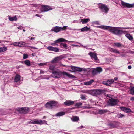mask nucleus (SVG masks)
I'll use <instances>...</instances> for the list:
<instances>
[{
  "label": "nucleus",
  "mask_w": 134,
  "mask_h": 134,
  "mask_svg": "<svg viewBox=\"0 0 134 134\" xmlns=\"http://www.w3.org/2000/svg\"><path fill=\"white\" fill-rule=\"evenodd\" d=\"M122 7L124 8L126 7L127 8H130L134 7V3L130 4L124 2L122 1H121Z\"/></svg>",
  "instance_id": "obj_7"
},
{
  "label": "nucleus",
  "mask_w": 134,
  "mask_h": 134,
  "mask_svg": "<svg viewBox=\"0 0 134 134\" xmlns=\"http://www.w3.org/2000/svg\"><path fill=\"white\" fill-rule=\"evenodd\" d=\"M60 47L63 48L67 49L68 48V46L66 43H62L60 44Z\"/></svg>",
  "instance_id": "obj_28"
},
{
  "label": "nucleus",
  "mask_w": 134,
  "mask_h": 134,
  "mask_svg": "<svg viewBox=\"0 0 134 134\" xmlns=\"http://www.w3.org/2000/svg\"><path fill=\"white\" fill-rule=\"evenodd\" d=\"M18 46L19 47L22 46V42H18Z\"/></svg>",
  "instance_id": "obj_49"
},
{
  "label": "nucleus",
  "mask_w": 134,
  "mask_h": 134,
  "mask_svg": "<svg viewBox=\"0 0 134 134\" xmlns=\"http://www.w3.org/2000/svg\"><path fill=\"white\" fill-rule=\"evenodd\" d=\"M131 99L132 100H134V97H132L131 98Z\"/></svg>",
  "instance_id": "obj_60"
},
{
  "label": "nucleus",
  "mask_w": 134,
  "mask_h": 134,
  "mask_svg": "<svg viewBox=\"0 0 134 134\" xmlns=\"http://www.w3.org/2000/svg\"><path fill=\"white\" fill-rule=\"evenodd\" d=\"M119 100L117 99L111 98L109 99L107 102V105L109 106H114L116 105Z\"/></svg>",
  "instance_id": "obj_3"
},
{
  "label": "nucleus",
  "mask_w": 134,
  "mask_h": 134,
  "mask_svg": "<svg viewBox=\"0 0 134 134\" xmlns=\"http://www.w3.org/2000/svg\"><path fill=\"white\" fill-rule=\"evenodd\" d=\"M82 92L85 93H88L89 91L88 90H83L82 91Z\"/></svg>",
  "instance_id": "obj_50"
},
{
  "label": "nucleus",
  "mask_w": 134,
  "mask_h": 134,
  "mask_svg": "<svg viewBox=\"0 0 134 134\" xmlns=\"http://www.w3.org/2000/svg\"><path fill=\"white\" fill-rule=\"evenodd\" d=\"M82 103L81 102L77 103H76V106H79L82 105Z\"/></svg>",
  "instance_id": "obj_46"
},
{
  "label": "nucleus",
  "mask_w": 134,
  "mask_h": 134,
  "mask_svg": "<svg viewBox=\"0 0 134 134\" xmlns=\"http://www.w3.org/2000/svg\"><path fill=\"white\" fill-rule=\"evenodd\" d=\"M21 77L18 74H17L15 76L14 81L15 84L17 85H19L22 83V82L20 80Z\"/></svg>",
  "instance_id": "obj_8"
},
{
  "label": "nucleus",
  "mask_w": 134,
  "mask_h": 134,
  "mask_svg": "<svg viewBox=\"0 0 134 134\" xmlns=\"http://www.w3.org/2000/svg\"><path fill=\"white\" fill-rule=\"evenodd\" d=\"M68 41L63 38H60L57 40L54 41V43H52L51 45L55 46V43H58L61 42H68Z\"/></svg>",
  "instance_id": "obj_11"
},
{
  "label": "nucleus",
  "mask_w": 134,
  "mask_h": 134,
  "mask_svg": "<svg viewBox=\"0 0 134 134\" xmlns=\"http://www.w3.org/2000/svg\"><path fill=\"white\" fill-rule=\"evenodd\" d=\"M7 50V48L6 46L0 47V53L4 52Z\"/></svg>",
  "instance_id": "obj_31"
},
{
  "label": "nucleus",
  "mask_w": 134,
  "mask_h": 134,
  "mask_svg": "<svg viewBox=\"0 0 134 134\" xmlns=\"http://www.w3.org/2000/svg\"><path fill=\"white\" fill-rule=\"evenodd\" d=\"M53 47L52 46H49L47 47V49L50 51H52Z\"/></svg>",
  "instance_id": "obj_47"
},
{
  "label": "nucleus",
  "mask_w": 134,
  "mask_h": 134,
  "mask_svg": "<svg viewBox=\"0 0 134 134\" xmlns=\"http://www.w3.org/2000/svg\"><path fill=\"white\" fill-rule=\"evenodd\" d=\"M47 62L43 63H38V65L40 66H42L43 65H46Z\"/></svg>",
  "instance_id": "obj_42"
},
{
  "label": "nucleus",
  "mask_w": 134,
  "mask_h": 134,
  "mask_svg": "<svg viewBox=\"0 0 134 134\" xmlns=\"http://www.w3.org/2000/svg\"><path fill=\"white\" fill-rule=\"evenodd\" d=\"M67 27H68V26H64L63 27H62V30H65L66 29H67Z\"/></svg>",
  "instance_id": "obj_51"
},
{
  "label": "nucleus",
  "mask_w": 134,
  "mask_h": 134,
  "mask_svg": "<svg viewBox=\"0 0 134 134\" xmlns=\"http://www.w3.org/2000/svg\"><path fill=\"white\" fill-rule=\"evenodd\" d=\"M102 11L105 13H107L109 10L107 6L104 4H101L99 5Z\"/></svg>",
  "instance_id": "obj_12"
},
{
  "label": "nucleus",
  "mask_w": 134,
  "mask_h": 134,
  "mask_svg": "<svg viewBox=\"0 0 134 134\" xmlns=\"http://www.w3.org/2000/svg\"><path fill=\"white\" fill-rule=\"evenodd\" d=\"M89 55L92 58H93L95 60H97V54L96 53L92 52H90L89 53Z\"/></svg>",
  "instance_id": "obj_16"
},
{
  "label": "nucleus",
  "mask_w": 134,
  "mask_h": 134,
  "mask_svg": "<svg viewBox=\"0 0 134 134\" xmlns=\"http://www.w3.org/2000/svg\"><path fill=\"white\" fill-rule=\"evenodd\" d=\"M104 91L101 89L93 90L91 91V94L94 96L99 95L104 92Z\"/></svg>",
  "instance_id": "obj_4"
},
{
  "label": "nucleus",
  "mask_w": 134,
  "mask_h": 134,
  "mask_svg": "<svg viewBox=\"0 0 134 134\" xmlns=\"http://www.w3.org/2000/svg\"><path fill=\"white\" fill-rule=\"evenodd\" d=\"M23 27L21 26H19L17 27V28L20 29H22Z\"/></svg>",
  "instance_id": "obj_53"
},
{
  "label": "nucleus",
  "mask_w": 134,
  "mask_h": 134,
  "mask_svg": "<svg viewBox=\"0 0 134 134\" xmlns=\"http://www.w3.org/2000/svg\"><path fill=\"white\" fill-rule=\"evenodd\" d=\"M71 120L74 122H77L79 120V117L76 116H73L71 118Z\"/></svg>",
  "instance_id": "obj_22"
},
{
  "label": "nucleus",
  "mask_w": 134,
  "mask_h": 134,
  "mask_svg": "<svg viewBox=\"0 0 134 134\" xmlns=\"http://www.w3.org/2000/svg\"><path fill=\"white\" fill-rule=\"evenodd\" d=\"M128 68L129 69H131V68L132 67H131V65H129V66H128Z\"/></svg>",
  "instance_id": "obj_58"
},
{
  "label": "nucleus",
  "mask_w": 134,
  "mask_h": 134,
  "mask_svg": "<svg viewBox=\"0 0 134 134\" xmlns=\"http://www.w3.org/2000/svg\"><path fill=\"white\" fill-rule=\"evenodd\" d=\"M102 70V69L100 67H97L95 68L92 70V74L93 75H95L97 73L101 72Z\"/></svg>",
  "instance_id": "obj_10"
},
{
  "label": "nucleus",
  "mask_w": 134,
  "mask_h": 134,
  "mask_svg": "<svg viewBox=\"0 0 134 134\" xmlns=\"http://www.w3.org/2000/svg\"><path fill=\"white\" fill-rule=\"evenodd\" d=\"M71 69L72 70L75 71H78L81 72L82 71V69L79 67L72 66V67Z\"/></svg>",
  "instance_id": "obj_18"
},
{
  "label": "nucleus",
  "mask_w": 134,
  "mask_h": 134,
  "mask_svg": "<svg viewBox=\"0 0 134 134\" xmlns=\"http://www.w3.org/2000/svg\"><path fill=\"white\" fill-rule=\"evenodd\" d=\"M35 120H32L30 121L29 122L27 123L28 124H29L30 123L33 124H35Z\"/></svg>",
  "instance_id": "obj_44"
},
{
  "label": "nucleus",
  "mask_w": 134,
  "mask_h": 134,
  "mask_svg": "<svg viewBox=\"0 0 134 134\" xmlns=\"http://www.w3.org/2000/svg\"><path fill=\"white\" fill-rule=\"evenodd\" d=\"M42 9H41V12H47L49 10H51L54 8H52L51 6L42 5L41 6Z\"/></svg>",
  "instance_id": "obj_6"
},
{
  "label": "nucleus",
  "mask_w": 134,
  "mask_h": 134,
  "mask_svg": "<svg viewBox=\"0 0 134 134\" xmlns=\"http://www.w3.org/2000/svg\"><path fill=\"white\" fill-rule=\"evenodd\" d=\"M97 27L101 28L104 30H107L110 32L115 35L120 36L124 33V31L119 29L120 28L118 27H112L105 25L99 26ZM126 32V31H125Z\"/></svg>",
  "instance_id": "obj_1"
},
{
  "label": "nucleus",
  "mask_w": 134,
  "mask_h": 134,
  "mask_svg": "<svg viewBox=\"0 0 134 134\" xmlns=\"http://www.w3.org/2000/svg\"><path fill=\"white\" fill-rule=\"evenodd\" d=\"M111 96V95L110 94H107V97H110Z\"/></svg>",
  "instance_id": "obj_63"
},
{
  "label": "nucleus",
  "mask_w": 134,
  "mask_h": 134,
  "mask_svg": "<svg viewBox=\"0 0 134 134\" xmlns=\"http://www.w3.org/2000/svg\"><path fill=\"white\" fill-rule=\"evenodd\" d=\"M20 113H23L24 108H18L16 109Z\"/></svg>",
  "instance_id": "obj_33"
},
{
  "label": "nucleus",
  "mask_w": 134,
  "mask_h": 134,
  "mask_svg": "<svg viewBox=\"0 0 134 134\" xmlns=\"http://www.w3.org/2000/svg\"><path fill=\"white\" fill-rule=\"evenodd\" d=\"M83 126H81L80 127H78V128H80V129H82L83 128Z\"/></svg>",
  "instance_id": "obj_62"
},
{
  "label": "nucleus",
  "mask_w": 134,
  "mask_h": 134,
  "mask_svg": "<svg viewBox=\"0 0 134 134\" xmlns=\"http://www.w3.org/2000/svg\"><path fill=\"white\" fill-rule=\"evenodd\" d=\"M18 42H15L13 44H11V45L13 44L14 46H18Z\"/></svg>",
  "instance_id": "obj_45"
},
{
  "label": "nucleus",
  "mask_w": 134,
  "mask_h": 134,
  "mask_svg": "<svg viewBox=\"0 0 134 134\" xmlns=\"http://www.w3.org/2000/svg\"><path fill=\"white\" fill-rule=\"evenodd\" d=\"M122 29H131V28L130 27H124V28H122Z\"/></svg>",
  "instance_id": "obj_55"
},
{
  "label": "nucleus",
  "mask_w": 134,
  "mask_h": 134,
  "mask_svg": "<svg viewBox=\"0 0 134 134\" xmlns=\"http://www.w3.org/2000/svg\"><path fill=\"white\" fill-rule=\"evenodd\" d=\"M90 108V107H89L85 106L84 107H83V108H85L89 109V108Z\"/></svg>",
  "instance_id": "obj_59"
},
{
  "label": "nucleus",
  "mask_w": 134,
  "mask_h": 134,
  "mask_svg": "<svg viewBox=\"0 0 134 134\" xmlns=\"http://www.w3.org/2000/svg\"><path fill=\"white\" fill-rule=\"evenodd\" d=\"M44 71H43L42 70H40V74H43L44 73Z\"/></svg>",
  "instance_id": "obj_54"
},
{
  "label": "nucleus",
  "mask_w": 134,
  "mask_h": 134,
  "mask_svg": "<svg viewBox=\"0 0 134 134\" xmlns=\"http://www.w3.org/2000/svg\"><path fill=\"white\" fill-rule=\"evenodd\" d=\"M114 45L118 47H121V44L120 42H115L114 43Z\"/></svg>",
  "instance_id": "obj_35"
},
{
  "label": "nucleus",
  "mask_w": 134,
  "mask_h": 134,
  "mask_svg": "<svg viewBox=\"0 0 134 134\" xmlns=\"http://www.w3.org/2000/svg\"><path fill=\"white\" fill-rule=\"evenodd\" d=\"M120 109L126 113H129L131 111V110L129 108H127L124 107H120Z\"/></svg>",
  "instance_id": "obj_15"
},
{
  "label": "nucleus",
  "mask_w": 134,
  "mask_h": 134,
  "mask_svg": "<svg viewBox=\"0 0 134 134\" xmlns=\"http://www.w3.org/2000/svg\"><path fill=\"white\" fill-rule=\"evenodd\" d=\"M65 112L64 111H61L56 113L55 116L56 117H60L65 115Z\"/></svg>",
  "instance_id": "obj_19"
},
{
  "label": "nucleus",
  "mask_w": 134,
  "mask_h": 134,
  "mask_svg": "<svg viewBox=\"0 0 134 134\" xmlns=\"http://www.w3.org/2000/svg\"><path fill=\"white\" fill-rule=\"evenodd\" d=\"M114 81L113 79H108L107 80L103 82V83L106 85H109L112 84Z\"/></svg>",
  "instance_id": "obj_13"
},
{
  "label": "nucleus",
  "mask_w": 134,
  "mask_h": 134,
  "mask_svg": "<svg viewBox=\"0 0 134 134\" xmlns=\"http://www.w3.org/2000/svg\"><path fill=\"white\" fill-rule=\"evenodd\" d=\"M78 21L76 20H74L73 21L72 23H77Z\"/></svg>",
  "instance_id": "obj_57"
},
{
  "label": "nucleus",
  "mask_w": 134,
  "mask_h": 134,
  "mask_svg": "<svg viewBox=\"0 0 134 134\" xmlns=\"http://www.w3.org/2000/svg\"><path fill=\"white\" fill-rule=\"evenodd\" d=\"M39 5V4H35L34 5V7H38Z\"/></svg>",
  "instance_id": "obj_56"
},
{
  "label": "nucleus",
  "mask_w": 134,
  "mask_h": 134,
  "mask_svg": "<svg viewBox=\"0 0 134 134\" xmlns=\"http://www.w3.org/2000/svg\"><path fill=\"white\" fill-rule=\"evenodd\" d=\"M8 17L9 20L11 21H15L17 20V18L16 16L14 17H11L9 16Z\"/></svg>",
  "instance_id": "obj_26"
},
{
  "label": "nucleus",
  "mask_w": 134,
  "mask_h": 134,
  "mask_svg": "<svg viewBox=\"0 0 134 134\" xmlns=\"http://www.w3.org/2000/svg\"><path fill=\"white\" fill-rule=\"evenodd\" d=\"M131 94L134 95V87L132 88L130 90Z\"/></svg>",
  "instance_id": "obj_39"
},
{
  "label": "nucleus",
  "mask_w": 134,
  "mask_h": 134,
  "mask_svg": "<svg viewBox=\"0 0 134 134\" xmlns=\"http://www.w3.org/2000/svg\"><path fill=\"white\" fill-rule=\"evenodd\" d=\"M48 63L49 64V69L51 70L52 72L53 71H54L55 70H54L55 67V65L50 64V62H49Z\"/></svg>",
  "instance_id": "obj_20"
},
{
  "label": "nucleus",
  "mask_w": 134,
  "mask_h": 134,
  "mask_svg": "<svg viewBox=\"0 0 134 134\" xmlns=\"http://www.w3.org/2000/svg\"><path fill=\"white\" fill-rule=\"evenodd\" d=\"M57 102L55 101H52L47 102L45 104L46 107L48 108L52 109L53 107L55 106Z\"/></svg>",
  "instance_id": "obj_5"
},
{
  "label": "nucleus",
  "mask_w": 134,
  "mask_h": 134,
  "mask_svg": "<svg viewBox=\"0 0 134 134\" xmlns=\"http://www.w3.org/2000/svg\"><path fill=\"white\" fill-rule=\"evenodd\" d=\"M28 58V55L27 54H23V59H25L27 58Z\"/></svg>",
  "instance_id": "obj_43"
},
{
  "label": "nucleus",
  "mask_w": 134,
  "mask_h": 134,
  "mask_svg": "<svg viewBox=\"0 0 134 134\" xmlns=\"http://www.w3.org/2000/svg\"><path fill=\"white\" fill-rule=\"evenodd\" d=\"M52 51H53L56 52H57L59 51V49L57 47H53Z\"/></svg>",
  "instance_id": "obj_38"
},
{
  "label": "nucleus",
  "mask_w": 134,
  "mask_h": 134,
  "mask_svg": "<svg viewBox=\"0 0 134 134\" xmlns=\"http://www.w3.org/2000/svg\"><path fill=\"white\" fill-rule=\"evenodd\" d=\"M61 59V58L60 57H58L55 58L53 60H52L49 62H50V63H56L58 60H60Z\"/></svg>",
  "instance_id": "obj_21"
},
{
  "label": "nucleus",
  "mask_w": 134,
  "mask_h": 134,
  "mask_svg": "<svg viewBox=\"0 0 134 134\" xmlns=\"http://www.w3.org/2000/svg\"><path fill=\"white\" fill-rule=\"evenodd\" d=\"M67 29H68V30H77V31H79L80 30V29H73L69 27H67Z\"/></svg>",
  "instance_id": "obj_48"
},
{
  "label": "nucleus",
  "mask_w": 134,
  "mask_h": 134,
  "mask_svg": "<svg viewBox=\"0 0 134 134\" xmlns=\"http://www.w3.org/2000/svg\"><path fill=\"white\" fill-rule=\"evenodd\" d=\"M98 113L100 114H102L107 112V109H99L98 111Z\"/></svg>",
  "instance_id": "obj_23"
},
{
  "label": "nucleus",
  "mask_w": 134,
  "mask_h": 134,
  "mask_svg": "<svg viewBox=\"0 0 134 134\" xmlns=\"http://www.w3.org/2000/svg\"><path fill=\"white\" fill-rule=\"evenodd\" d=\"M108 125L111 127H116L117 126L116 123L115 122L109 123L108 124Z\"/></svg>",
  "instance_id": "obj_24"
},
{
  "label": "nucleus",
  "mask_w": 134,
  "mask_h": 134,
  "mask_svg": "<svg viewBox=\"0 0 134 134\" xmlns=\"http://www.w3.org/2000/svg\"><path fill=\"white\" fill-rule=\"evenodd\" d=\"M90 21V19L89 18H85L83 20L82 19H81V22L83 24H84L85 23H86Z\"/></svg>",
  "instance_id": "obj_29"
},
{
  "label": "nucleus",
  "mask_w": 134,
  "mask_h": 134,
  "mask_svg": "<svg viewBox=\"0 0 134 134\" xmlns=\"http://www.w3.org/2000/svg\"><path fill=\"white\" fill-rule=\"evenodd\" d=\"M52 75L53 77L56 78H60L62 76V75H66L70 78H74L75 77L74 76L68 73L62 72L59 69L53 71L52 72Z\"/></svg>",
  "instance_id": "obj_2"
},
{
  "label": "nucleus",
  "mask_w": 134,
  "mask_h": 134,
  "mask_svg": "<svg viewBox=\"0 0 134 134\" xmlns=\"http://www.w3.org/2000/svg\"><path fill=\"white\" fill-rule=\"evenodd\" d=\"M124 116V115L123 114H122L121 113L119 114H118L117 116V117H118L119 118H122Z\"/></svg>",
  "instance_id": "obj_41"
},
{
  "label": "nucleus",
  "mask_w": 134,
  "mask_h": 134,
  "mask_svg": "<svg viewBox=\"0 0 134 134\" xmlns=\"http://www.w3.org/2000/svg\"><path fill=\"white\" fill-rule=\"evenodd\" d=\"M62 27L56 26L52 27L51 30V31L57 33L61 31L62 30Z\"/></svg>",
  "instance_id": "obj_9"
},
{
  "label": "nucleus",
  "mask_w": 134,
  "mask_h": 134,
  "mask_svg": "<svg viewBox=\"0 0 134 134\" xmlns=\"http://www.w3.org/2000/svg\"><path fill=\"white\" fill-rule=\"evenodd\" d=\"M125 36L129 40H131L133 39L132 36L129 34H127Z\"/></svg>",
  "instance_id": "obj_32"
},
{
  "label": "nucleus",
  "mask_w": 134,
  "mask_h": 134,
  "mask_svg": "<svg viewBox=\"0 0 134 134\" xmlns=\"http://www.w3.org/2000/svg\"><path fill=\"white\" fill-rule=\"evenodd\" d=\"M86 96L83 94L81 95V99L83 100H85L86 99Z\"/></svg>",
  "instance_id": "obj_40"
},
{
  "label": "nucleus",
  "mask_w": 134,
  "mask_h": 134,
  "mask_svg": "<svg viewBox=\"0 0 134 134\" xmlns=\"http://www.w3.org/2000/svg\"><path fill=\"white\" fill-rule=\"evenodd\" d=\"M94 81V80L93 79H92L88 81H87L84 82V85H91L93 82Z\"/></svg>",
  "instance_id": "obj_27"
},
{
  "label": "nucleus",
  "mask_w": 134,
  "mask_h": 134,
  "mask_svg": "<svg viewBox=\"0 0 134 134\" xmlns=\"http://www.w3.org/2000/svg\"><path fill=\"white\" fill-rule=\"evenodd\" d=\"M35 38L34 37H31L30 38V39L31 40H34L35 39Z\"/></svg>",
  "instance_id": "obj_64"
},
{
  "label": "nucleus",
  "mask_w": 134,
  "mask_h": 134,
  "mask_svg": "<svg viewBox=\"0 0 134 134\" xmlns=\"http://www.w3.org/2000/svg\"><path fill=\"white\" fill-rule=\"evenodd\" d=\"M35 124L42 125L44 124H47L46 121L44 120H35Z\"/></svg>",
  "instance_id": "obj_14"
},
{
  "label": "nucleus",
  "mask_w": 134,
  "mask_h": 134,
  "mask_svg": "<svg viewBox=\"0 0 134 134\" xmlns=\"http://www.w3.org/2000/svg\"><path fill=\"white\" fill-rule=\"evenodd\" d=\"M35 16H37V17H40V18H41V17L42 15H39V14H36V15H35Z\"/></svg>",
  "instance_id": "obj_52"
},
{
  "label": "nucleus",
  "mask_w": 134,
  "mask_h": 134,
  "mask_svg": "<svg viewBox=\"0 0 134 134\" xmlns=\"http://www.w3.org/2000/svg\"><path fill=\"white\" fill-rule=\"evenodd\" d=\"M90 29V28H88L87 27V26H86L84 27H83L81 29H79L80 30H81V32H84V31H88Z\"/></svg>",
  "instance_id": "obj_30"
},
{
  "label": "nucleus",
  "mask_w": 134,
  "mask_h": 134,
  "mask_svg": "<svg viewBox=\"0 0 134 134\" xmlns=\"http://www.w3.org/2000/svg\"><path fill=\"white\" fill-rule=\"evenodd\" d=\"M22 46L23 47H30L31 48H33L34 49H38V48H37L34 47L33 46H29L26 43H25L24 42H22Z\"/></svg>",
  "instance_id": "obj_25"
},
{
  "label": "nucleus",
  "mask_w": 134,
  "mask_h": 134,
  "mask_svg": "<svg viewBox=\"0 0 134 134\" xmlns=\"http://www.w3.org/2000/svg\"><path fill=\"white\" fill-rule=\"evenodd\" d=\"M24 63L27 66H30L31 64L30 61L29 60H26L24 62Z\"/></svg>",
  "instance_id": "obj_34"
},
{
  "label": "nucleus",
  "mask_w": 134,
  "mask_h": 134,
  "mask_svg": "<svg viewBox=\"0 0 134 134\" xmlns=\"http://www.w3.org/2000/svg\"><path fill=\"white\" fill-rule=\"evenodd\" d=\"M74 103V102L73 101L67 100L64 103V104L67 106H70L73 104Z\"/></svg>",
  "instance_id": "obj_17"
},
{
  "label": "nucleus",
  "mask_w": 134,
  "mask_h": 134,
  "mask_svg": "<svg viewBox=\"0 0 134 134\" xmlns=\"http://www.w3.org/2000/svg\"><path fill=\"white\" fill-rule=\"evenodd\" d=\"M118 79V78L117 77H115L114 78V80L115 81H117Z\"/></svg>",
  "instance_id": "obj_61"
},
{
  "label": "nucleus",
  "mask_w": 134,
  "mask_h": 134,
  "mask_svg": "<svg viewBox=\"0 0 134 134\" xmlns=\"http://www.w3.org/2000/svg\"><path fill=\"white\" fill-rule=\"evenodd\" d=\"M23 114H26L28 112L29 110V108H24Z\"/></svg>",
  "instance_id": "obj_36"
},
{
  "label": "nucleus",
  "mask_w": 134,
  "mask_h": 134,
  "mask_svg": "<svg viewBox=\"0 0 134 134\" xmlns=\"http://www.w3.org/2000/svg\"><path fill=\"white\" fill-rule=\"evenodd\" d=\"M111 51L115 53H116L118 54H120V53L119 51H118V50L116 49L112 48L111 49Z\"/></svg>",
  "instance_id": "obj_37"
}]
</instances>
